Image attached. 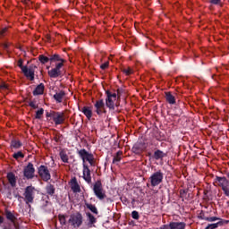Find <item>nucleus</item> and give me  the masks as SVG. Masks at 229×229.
<instances>
[{"instance_id":"1","label":"nucleus","mask_w":229,"mask_h":229,"mask_svg":"<svg viewBox=\"0 0 229 229\" xmlns=\"http://www.w3.org/2000/svg\"><path fill=\"white\" fill-rule=\"evenodd\" d=\"M37 192V189L33 186H27L23 192V200L25 201L26 205L31 207V203L35 201V194Z\"/></svg>"},{"instance_id":"2","label":"nucleus","mask_w":229,"mask_h":229,"mask_svg":"<svg viewBox=\"0 0 229 229\" xmlns=\"http://www.w3.org/2000/svg\"><path fill=\"white\" fill-rule=\"evenodd\" d=\"M47 117H50L56 126L65 123V113L64 112L51 111L50 113H47Z\"/></svg>"},{"instance_id":"3","label":"nucleus","mask_w":229,"mask_h":229,"mask_svg":"<svg viewBox=\"0 0 229 229\" xmlns=\"http://www.w3.org/2000/svg\"><path fill=\"white\" fill-rule=\"evenodd\" d=\"M93 192L100 201H103L106 198V191L103 189V183L100 180L97 181L93 185Z\"/></svg>"},{"instance_id":"4","label":"nucleus","mask_w":229,"mask_h":229,"mask_svg":"<svg viewBox=\"0 0 229 229\" xmlns=\"http://www.w3.org/2000/svg\"><path fill=\"white\" fill-rule=\"evenodd\" d=\"M78 155L82 160V165H85V164H87L86 162H89L91 166L94 165V154L87 151L85 148H81L78 150Z\"/></svg>"},{"instance_id":"5","label":"nucleus","mask_w":229,"mask_h":229,"mask_svg":"<svg viewBox=\"0 0 229 229\" xmlns=\"http://www.w3.org/2000/svg\"><path fill=\"white\" fill-rule=\"evenodd\" d=\"M151 187H157L162 182H164V173L162 171L155 172L148 178Z\"/></svg>"},{"instance_id":"6","label":"nucleus","mask_w":229,"mask_h":229,"mask_svg":"<svg viewBox=\"0 0 229 229\" xmlns=\"http://www.w3.org/2000/svg\"><path fill=\"white\" fill-rule=\"evenodd\" d=\"M106 105L110 110H115V101H117V93L112 91H106Z\"/></svg>"},{"instance_id":"7","label":"nucleus","mask_w":229,"mask_h":229,"mask_svg":"<svg viewBox=\"0 0 229 229\" xmlns=\"http://www.w3.org/2000/svg\"><path fill=\"white\" fill-rule=\"evenodd\" d=\"M68 223H70L73 228H80V226L83 225V216L80 212L72 214L70 216Z\"/></svg>"},{"instance_id":"8","label":"nucleus","mask_w":229,"mask_h":229,"mask_svg":"<svg viewBox=\"0 0 229 229\" xmlns=\"http://www.w3.org/2000/svg\"><path fill=\"white\" fill-rule=\"evenodd\" d=\"M216 180L218 183V187H221L224 194L229 198V181L226 179V177L219 176H216Z\"/></svg>"},{"instance_id":"9","label":"nucleus","mask_w":229,"mask_h":229,"mask_svg":"<svg viewBox=\"0 0 229 229\" xmlns=\"http://www.w3.org/2000/svg\"><path fill=\"white\" fill-rule=\"evenodd\" d=\"M38 173L43 182H49V180H51V174L47 166L41 165L38 169Z\"/></svg>"},{"instance_id":"10","label":"nucleus","mask_w":229,"mask_h":229,"mask_svg":"<svg viewBox=\"0 0 229 229\" xmlns=\"http://www.w3.org/2000/svg\"><path fill=\"white\" fill-rule=\"evenodd\" d=\"M23 175L27 180H33L35 178V166L29 163L23 169Z\"/></svg>"},{"instance_id":"11","label":"nucleus","mask_w":229,"mask_h":229,"mask_svg":"<svg viewBox=\"0 0 229 229\" xmlns=\"http://www.w3.org/2000/svg\"><path fill=\"white\" fill-rule=\"evenodd\" d=\"M64 67L63 63L55 64V67L48 71V76L50 78H58L62 75V68Z\"/></svg>"},{"instance_id":"12","label":"nucleus","mask_w":229,"mask_h":229,"mask_svg":"<svg viewBox=\"0 0 229 229\" xmlns=\"http://www.w3.org/2000/svg\"><path fill=\"white\" fill-rule=\"evenodd\" d=\"M95 112L98 115H103L106 114V108L105 107V101L103 99L97 100L94 104Z\"/></svg>"},{"instance_id":"13","label":"nucleus","mask_w":229,"mask_h":229,"mask_svg":"<svg viewBox=\"0 0 229 229\" xmlns=\"http://www.w3.org/2000/svg\"><path fill=\"white\" fill-rule=\"evenodd\" d=\"M186 226L185 222H171L169 225H164L163 229H185Z\"/></svg>"},{"instance_id":"14","label":"nucleus","mask_w":229,"mask_h":229,"mask_svg":"<svg viewBox=\"0 0 229 229\" xmlns=\"http://www.w3.org/2000/svg\"><path fill=\"white\" fill-rule=\"evenodd\" d=\"M83 180L87 183H92V176L90 175V169L89 168V165L87 164H84L83 165V175H82Z\"/></svg>"},{"instance_id":"15","label":"nucleus","mask_w":229,"mask_h":229,"mask_svg":"<svg viewBox=\"0 0 229 229\" xmlns=\"http://www.w3.org/2000/svg\"><path fill=\"white\" fill-rule=\"evenodd\" d=\"M70 187L72 192H81V188L80 187V183H78V180L76 179V177L72 178L70 182Z\"/></svg>"},{"instance_id":"16","label":"nucleus","mask_w":229,"mask_h":229,"mask_svg":"<svg viewBox=\"0 0 229 229\" xmlns=\"http://www.w3.org/2000/svg\"><path fill=\"white\" fill-rule=\"evenodd\" d=\"M22 72L24 76H26V78L30 81H33V80H35V70H33V68H23Z\"/></svg>"},{"instance_id":"17","label":"nucleus","mask_w":229,"mask_h":229,"mask_svg":"<svg viewBox=\"0 0 229 229\" xmlns=\"http://www.w3.org/2000/svg\"><path fill=\"white\" fill-rule=\"evenodd\" d=\"M5 216H6V219H8V221H11V223H13V228H17V225L15 224V221H17V217H15V215H13L12 211L6 210Z\"/></svg>"},{"instance_id":"18","label":"nucleus","mask_w":229,"mask_h":229,"mask_svg":"<svg viewBox=\"0 0 229 229\" xmlns=\"http://www.w3.org/2000/svg\"><path fill=\"white\" fill-rule=\"evenodd\" d=\"M7 180L11 187H15L17 185V176L12 172L7 174Z\"/></svg>"},{"instance_id":"19","label":"nucleus","mask_w":229,"mask_h":229,"mask_svg":"<svg viewBox=\"0 0 229 229\" xmlns=\"http://www.w3.org/2000/svg\"><path fill=\"white\" fill-rule=\"evenodd\" d=\"M82 114L90 121L92 119V107L90 106H83L81 109Z\"/></svg>"},{"instance_id":"20","label":"nucleus","mask_w":229,"mask_h":229,"mask_svg":"<svg viewBox=\"0 0 229 229\" xmlns=\"http://www.w3.org/2000/svg\"><path fill=\"white\" fill-rule=\"evenodd\" d=\"M64 98H65V91L64 90L56 92L54 95V99H55L56 103H62V101H64Z\"/></svg>"},{"instance_id":"21","label":"nucleus","mask_w":229,"mask_h":229,"mask_svg":"<svg viewBox=\"0 0 229 229\" xmlns=\"http://www.w3.org/2000/svg\"><path fill=\"white\" fill-rule=\"evenodd\" d=\"M50 62H60L59 64H65V59L62 58L60 55L55 54L50 56Z\"/></svg>"},{"instance_id":"22","label":"nucleus","mask_w":229,"mask_h":229,"mask_svg":"<svg viewBox=\"0 0 229 229\" xmlns=\"http://www.w3.org/2000/svg\"><path fill=\"white\" fill-rule=\"evenodd\" d=\"M59 157L64 164H69V156L67 155V152L64 149H62L59 152Z\"/></svg>"},{"instance_id":"23","label":"nucleus","mask_w":229,"mask_h":229,"mask_svg":"<svg viewBox=\"0 0 229 229\" xmlns=\"http://www.w3.org/2000/svg\"><path fill=\"white\" fill-rule=\"evenodd\" d=\"M44 85L41 83L36 87V89L33 91V96H41V94H44Z\"/></svg>"},{"instance_id":"24","label":"nucleus","mask_w":229,"mask_h":229,"mask_svg":"<svg viewBox=\"0 0 229 229\" xmlns=\"http://www.w3.org/2000/svg\"><path fill=\"white\" fill-rule=\"evenodd\" d=\"M165 99L169 105H174L176 103V98L171 92H165Z\"/></svg>"},{"instance_id":"25","label":"nucleus","mask_w":229,"mask_h":229,"mask_svg":"<svg viewBox=\"0 0 229 229\" xmlns=\"http://www.w3.org/2000/svg\"><path fill=\"white\" fill-rule=\"evenodd\" d=\"M85 207L88 208L89 210H90V212H92L93 214H96V216L99 214V212L98 211V208H96L95 205L86 202Z\"/></svg>"},{"instance_id":"26","label":"nucleus","mask_w":229,"mask_h":229,"mask_svg":"<svg viewBox=\"0 0 229 229\" xmlns=\"http://www.w3.org/2000/svg\"><path fill=\"white\" fill-rule=\"evenodd\" d=\"M11 148H13L14 149H19L22 148V142H21V140H13L11 141Z\"/></svg>"},{"instance_id":"27","label":"nucleus","mask_w":229,"mask_h":229,"mask_svg":"<svg viewBox=\"0 0 229 229\" xmlns=\"http://www.w3.org/2000/svg\"><path fill=\"white\" fill-rule=\"evenodd\" d=\"M123 159V151L119 150L113 158V164H119V161Z\"/></svg>"},{"instance_id":"28","label":"nucleus","mask_w":229,"mask_h":229,"mask_svg":"<svg viewBox=\"0 0 229 229\" xmlns=\"http://www.w3.org/2000/svg\"><path fill=\"white\" fill-rule=\"evenodd\" d=\"M46 191L49 196H53L55 194V186L53 184H47L46 187Z\"/></svg>"},{"instance_id":"29","label":"nucleus","mask_w":229,"mask_h":229,"mask_svg":"<svg viewBox=\"0 0 229 229\" xmlns=\"http://www.w3.org/2000/svg\"><path fill=\"white\" fill-rule=\"evenodd\" d=\"M154 158L156 160H160V158H164V152L162 150H157L154 153Z\"/></svg>"},{"instance_id":"30","label":"nucleus","mask_w":229,"mask_h":229,"mask_svg":"<svg viewBox=\"0 0 229 229\" xmlns=\"http://www.w3.org/2000/svg\"><path fill=\"white\" fill-rule=\"evenodd\" d=\"M38 58L41 64H47V62H51V57H47L44 55H39Z\"/></svg>"},{"instance_id":"31","label":"nucleus","mask_w":229,"mask_h":229,"mask_svg":"<svg viewBox=\"0 0 229 229\" xmlns=\"http://www.w3.org/2000/svg\"><path fill=\"white\" fill-rule=\"evenodd\" d=\"M219 225H223V222L219 221L216 224H209L205 229H216L219 226Z\"/></svg>"},{"instance_id":"32","label":"nucleus","mask_w":229,"mask_h":229,"mask_svg":"<svg viewBox=\"0 0 229 229\" xmlns=\"http://www.w3.org/2000/svg\"><path fill=\"white\" fill-rule=\"evenodd\" d=\"M205 220L208 221V223H214V221H223V219H221L217 216L206 217Z\"/></svg>"},{"instance_id":"33","label":"nucleus","mask_w":229,"mask_h":229,"mask_svg":"<svg viewBox=\"0 0 229 229\" xmlns=\"http://www.w3.org/2000/svg\"><path fill=\"white\" fill-rule=\"evenodd\" d=\"M42 115H44V108H40L36 112V119H42Z\"/></svg>"},{"instance_id":"34","label":"nucleus","mask_w":229,"mask_h":229,"mask_svg":"<svg viewBox=\"0 0 229 229\" xmlns=\"http://www.w3.org/2000/svg\"><path fill=\"white\" fill-rule=\"evenodd\" d=\"M87 216L89 217V225H94L96 223L97 220L92 214L87 213Z\"/></svg>"},{"instance_id":"35","label":"nucleus","mask_w":229,"mask_h":229,"mask_svg":"<svg viewBox=\"0 0 229 229\" xmlns=\"http://www.w3.org/2000/svg\"><path fill=\"white\" fill-rule=\"evenodd\" d=\"M13 157L15 158V160H19V158H24V155L21 151H18L13 155Z\"/></svg>"},{"instance_id":"36","label":"nucleus","mask_w":229,"mask_h":229,"mask_svg":"<svg viewBox=\"0 0 229 229\" xmlns=\"http://www.w3.org/2000/svg\"><path fill=\"white\" fill-rule=\"evenodd\" d=\"M123 72L124 74H126V76H130V74H133V70H131V68L128 67V68H123Z\"/></svg>"},{"instance_id":"37","label":"nucleus","mask_w":229,"mask_h":229,"mask_svg":"<svg viewBox=\"0 0 229 229\" xmlns=\"http://www.w3.org/2000/svg\"><path fill=\"white\" fill-rule=\"evenodd\" d=\"M29 106H30V108H33L34 110H37V108H38V105H37V102L35 101H30L29 103Z\"/></svg>"},{"instance_id":"38","label":"nucleus","mask_w":229,"mask_h":229,"mask_svg":"<svg viewBox=\"0 0 229 229\" xmlns=\"http://www.w3.org/2000/svg\"><path fill=\"white\" fill-rule=\"evenodd\" d=\"M59 221L62 225H65L66 224V220H65V216L64 215H59Z\"/></svg>"},{"instance_id":"39","label":"nucleus","mask_w":229,"mask_h":229,"mask_svg":"<svg viewBox=\"0 0 229 229\" xmlns=\"http://www.w3.org/2000/svg\"><path fill=\"white\" fill-rule=\"evenodd\" d=\"M110 65V63L107 61L100 65V69L105 71V69H108V66Z\"/></svg>"},{"instance_id":"40","label":"nucleus","mask_w":229,"mask_h":229,"mask_svg":"<svg viewBox=\"0 0 229 229\" xmlns=\"http://www.w3.org/2000/svg\"><path fill=\"white\" fill-rule=\"evenodd\" d=\"M17 65H18V67H20V69H21V71H23L24 68H27V67H28V66L22 65V59H20V60L17 62Z\"/></svg>"},{"instance_id":"41","label":"nucleus","mask_w":229,"mask_h":229,"mask_svg":"<svg viewBox=\"0 0 229 229\" xmlns=\"http://www.w3.org/2000/svg\"><path fill=\"white\" fill-rule=\"evenodd\" d=\"M131 217H132V219H139V212L132 211L131 212Z\"/></svg>"},{"instance_id":"42","label":"nucleus","mask_w":229,"mask_h":229,"mask_svg":"<svg viewBox=\"0 0 229 229\" xmlns=\"http://www.w3.org/2000/svg\"><path fill=\"white\" fill-rule=\"evenodd\" d=\"M0 90H8V84L2 83L0 85Z\"/></svg>"},{"instance_id":"43","label":"nucleus","mask_w":229,"mask_h":229,"mask_svg":"<svg viewBox=\"0 0 229 229\" xmlns=\"http://www.w3.org/2000/svg\"><path fill=\"white\" fill-rule=\"evenodd\" d=\"M55 142H60V141H62V135H55Z\"/></svg>"},{"instance_id":"44","label":"nucleus","mask_w":229,"mask_h":229,"mask_svg":"<svg viewBox=\"0 0 229 229\" xmlns=\"http://www.w3.org/2000/svg\"><path fill=\"white\" fill-rule=\"evenodd\" d=\"M6 31H8L7 28H4L0 30V35L3 37V35H4V33H6Z\"/></svg>"},{"instance_id":"45","label":"nucleus","mask_w":229,"mask_h":229,"mask_svg":"<svg viewBox=\"0 0 229 229\" xmlns=\"http://www.w3.org/2000/svg\"><path fill=\"white\" fill-rule=\"evenodd\" d=\"M210 3L212 4H219V3H221V0H210Z\"/></svg>"},{"instance_id":"46","label":"nucleus","mask_w":229,"mask_h":229,"mask_svg":"<svg viewBox=\"0 0 229 229\" xmlns=\"http://www.w3.org/2000/svg\"><path fill=\"white\" fill-rule=\"evenodd\" d=\"M4 223V218L0 216V225H3Z\"/></svg>"},{"instance_id":"47","label":"nucleus","mask_w":229,"mask_h":229,"mask_svg":"<svg viewBox=\"0 0 229 229\" xmlns=\"http://www.w3.org/2000/svg\"><path fill=\"white\" fill-rule=\"evenodd\" d=\"M132 149H133V151H134L135 153H139V151H137V145H135V146L132 148Z\"/></svg>"},{"instance_id":"48","label":"nucleus","mask_w":229,"mask_h":229,"mask_svg":"<svg viewBox=\"0 0 229 229\" xmlns=\"http://www.w3.org/2000/svg\"><path fill=\"white\" fill-rule=\"evenodd\" d=\"M221 222H222V225H223V223H225V225H228V223H229V220H220Z\"/></svg>"},{"instance_id":"49","label":"nucleus","mask_w":229,"mask_h":229,"mask_svg":"<svg viewBox=\"0 0 229 229\" xmlns=\"http://www.w3.org/2000/svg\"><path fill=\"white\" fill-rule=\"evenodd\" d=\"M4 49H8V44L4 45Z\"/></svg>"},{"instance_id":"50","label":"nucleus","mask_w":229,"mask_h":229,"mask_svg":"<svg viewBox=\"0 0 229 229\" xmlns=\"http://www.w3.org/2000/svg\"><path fill=\"white\" fill-rule=\"evenodd\" d=\"M25 3H30V0H25Z\"/></svg>"}]
</instances>
